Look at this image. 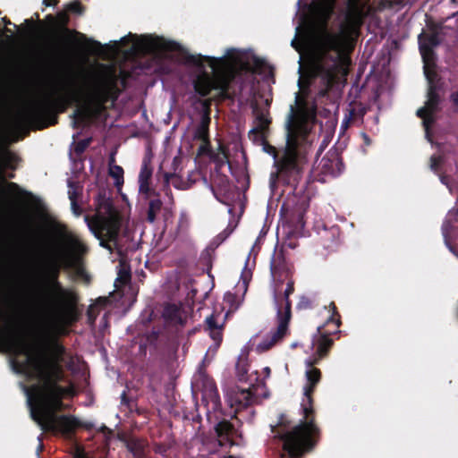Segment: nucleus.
Returning <instances> with one entry per match:
<instances>
[{
  "label": "nucleus",
  "mask_w": 458,
  "mask_h": 458,
  "mask_svg": "<svg viewBox=\"0 0 458 458\" xmlns=\"http://www.w3.org/2000/svg\"><path fill=\"white\" fill-rule=\"evenodd\" d=\"M336 0H317L314 13L318 24L314 36L312 69L319 79L318 97L335 102L344 89V9Z\"/></svg>",
  "instance_id": "obj_1"
},
{
  "label": "nucleus",
  "mask_w": 458,
  "mask_h": 458,
  "mask_svg": "<svg viewBox=\"0 0 458 458\" xmlns=\"http://www.w3.org/2000/svg\"><path fill=\"white\" fill-rule=\"evenodd\" d=\"M58 234L69 249H61L54 256L40 262L38 267L41 272L44 289L48 294L59 297L60 304L55 324L57 334H66V328L78 320L77 303L79 296L70 289L64 288L59 282L62 268H75L81 265L82 256L88 251L87 246L76 236L67 232L64 225H59Z\"/></svg>",
  "instance_id": "obj_2"
},
{
  "label": "nucleus",
  "mask_w": 458,
  "mask_h": 458,
  "mask_svg": "<svg viewBox=\"0 0 458 458\" xmlns=\"http://www.w3.org/2000/svg\"><path fill=\"white\" fill-rule=\"evenodd\" d=\"M298 107L291 106V110L286 121V148L281 158L277 159L276 147L270 145L265 135L257 137L263 146V149L275 158L276 172L272 173L270 183L276 182L284 185L293 186L294 189L301 179V167L298 164L297 148L301 140H305L310 133V114L306 111V103H301L297 99Z\"/></svg>",
  "instance_id": "obj_3"
},
{
  "label": "nucleus",
  "mask_w": 458,
  "mask_h": 458,
  "mask_svg": "<svg viewBox=\"0 0 458 458\" xmlns=\"http://www.w3.org/2000/svg\"><path fill=\"white\" fill-rule=\"evenodd\" d=\"M48 354L38 358L27 357L24 361L13 358L11 360L13 369L18 374H25L30 377L37 378L40 384L53 390L54 395L73 397L76 395L75 386L69 382L67 386L60 385L65 380V373L62 363L66 349L56 338L47 342Z\"/></svg>",
  "instance_id": "obj_4"
},
{
  "label": "nucleus",
  "mask_w": 458,
  "mask_h": 458,
  "mask_svg": "<svg viewBox=\"0 0 458 458\" xmlns=\"http://www.w3.org/2000/svg\"><path fill=\"white\" fill-rule=\"evenodd\" d=\"M79 90L73 83H64L44 98L16 113L13 118L19 129L33 127L42 130L58 123V114L79 103Z\"/></svg>",
  "instance_id": "obj_5"
},
{
  "label": "nucleus",
  "mask_w": 458,
  "mask_h": 458,
  "mask_svg": "<svg viewBox=\"0 0 458 458\" xmlns=\"http://www.w3.org/2000/svg\"><path fill=\"white\" fill-rule=\"evenodd\" d=\"M301 406L302 420L293 425L286 414H280L277 424L272 427V432L282 442L284 454L281 458H300L312 452L320 440L321 431L316 423L315 410L308 415L305 406Z\"/></svg>",
  "instance_id": "obj_6"
},
{
  "label": "nucleus",
  "mask_w": 458,
  "mask_h": 458,
  "mask_svg": "<svg viewBox=\"0 0 458 458\" xmlns=\"http://www.w3.org/2000/svg\"><path fill=\"white\" fill-rule=\"evenodd\" d=\"M181 60L187 66L199 69V73L192 81L194 91L200 97H208L213 89L217 90L216 100L233 99L229 93L230 81L219 71L226 64L225 56L213 57L201 54H191L183 50Z\"/></svg>",
  "instance_id": "obj_7"
},
{
  "label": "nucleus",
  "mask_w": 458,
  "mask_h": 458,
  "mask_svg": "<svg viewBox=\"0 0 458 458\" xmlns=\"http://www.w3.org/2000/svg\"><path fill=\"white\" fill-rule=\"evenodd\" d=\"M97 210L106 216L89 224L91 232L99 240L101 247L110 252L115 250L120 256L123 255L130 248L128 242L131 240V233L125 229L121 233L122 221L115 214L112 201L105 197L99 199Z\"/></svg>",
  "instance_id": "obj_8"
},
{
  "label": "nucleus",
  "mask_w": 458,
  "mask_h": 458,
  "mask_svg": "<svg viewBox=\"0 0 458 458\" xmlns=\"http://www.w3.org/2000/svg\"><path fill=\"white\" fill-rule=\"evenodd\" d=\"M45 21L47 24V30L53 36L51 48L55 54H67L74 44L81 45L83 47H87L86 45H90L92 50L103 48L100 42L89 38L85 34L68 27L70 17L65 9L58 12L55 15L47 14Z\"/></svg>",
  "instance_id": "obj_9"
},
{
  "label": "nucleus",
  "mask_w": 458,
  "mask_h": 458,
  "mask_svg": "<svg viewBox=\"0 0 458 458\" xmlns=\"http://www.w3.org/2000/svg\"><path fill=\"white\" fill-rule=\"evenodd\" d=\"M120 92L116 80H112L98 86L91 95L89 105L75 110L73 114L75 123L80 122L84 125H88L98 120L106 111V105L108 102L114 105Z\"/></svg>",
  "instance_id": "obj_10"
},
{
  "label": "nucleus",
  "mask_w": 458,
  "mask_h": 458,
  "mask_svg": "<svg viewBox=\"0 0 458 458\" xmlns=\"http://www.w3.org/2000/svg\"><path fill=\"white\" fill-rule=\"evenodd\" d=\"M29 403L30 405V416L36 422V419L47 421L52 417H57L56 411L64 407L63 396L59 399L54 395L53 390L44 384L33 385L27 389Z\"/></svg>",
  "instance_id": "obj_11"
},
{
  "label": "nucleus",
  "mask_w": 458,
  "mask_h": 458,
  "mask_svg": "<svg viewBox=\"0 0 458 458\" xmlns=\"http://www.w3.org/2000/svg\"><path fill=\"white\" fill-rule=\"evenodd\" d=\"M370 0H345L347 11V55H352L360 34V28L370 12Z\"/></svg>",
  "instance_id": "obj_12"
},
{
  "label": "nucleus",
  "mask_w": 458,
  "mask_h": 458,
  "mask_svg": "<svg viewBox=\"0 0 458 458\" xmlns=\"http://www.w3.org/2000/svg\"><path fill=\"white\" fill-rule=\"evenodd\" d=\"M284 282H286V288L284 292V304L281 303L277 307L276 318L278 325L276 331L272 333L269 341L265 343L266 349H269L276 343L280 342L289 332V323L292 318V301L289 297L294 292V280L293 279V276L285 279Z\"/></svg>",
  "instance_id": "obj_13"
},
{
  "label": "nucleus",
  "mask_w": 458,
  "mask_h": 458,
  "mask_svg": "<svg viewBox=\"0 0 458 458\" xmlns=\"http://www.w3.org/2000/svg\"><path fill=\"white\" fill-rule=\"evenodd\" d=\"M0 339L4 340L10 350L16 355L24 354L28 357L29 344L21 334L14 319L4 313L0 308Z\"/></svg>",
  "instance_id": "obj_14"
},
{
  "label": "nucleus",
  "mask_w": 458,
  "mask_h": 458,
  "mask_svg": "<svg viewBox=\"0 0 458 458\" xmlns=\"http://www.w3.org/2000/svg\"><path fill=\"white\" fill-rule=\"evenodd\" d=\"M36 423L45 432L61 433L65 437H71L78 428L82 426V422L72 415L52 417L45 422L41 419H36Z\"/></svg>",
  "instance_id": "obj_15"
},
{
  "label": "nucleus",
  "mask_w": 458,
  "mask_h": 458,
  "mask_svg": "<svg viewBox=\"0 0 458 458\" xmlns=\"http://www.w3.org/2000/svg\"><path fill=\"white\" fill-rule=\"evenodd\" d=\"M363 71L361 68H359V72L356 75V79L354 80L351 89H349L347 101L349 102L348 107L345 111L348 113L345 114V130L349 126V123L354 122L357 119H360L366 113L365 106L358 101V98L360 97V91L364 87V83L360 85L359 81L362 76Z\"/></svg>",
  "instance_id": "obj_16"
},
{
  "label": "nucleus",
  "mask_w": 458,
  "mask_h": 458,
  "mask_svg": "<svg viewBox=\"0 0 458 458\" xmlns=\"http://www.w3.org/2000/svg\"><path fill=\"white\" fill-rule=\"evenodd\" d=\"M270 272L276 283V291H279L285 279L293 274V265L286 259L283 247L276 248L270 260Z\"/></svg>",
  "instance_id": "obj_17"
},
{
  "label": "nucleus",
  "mask_w": 458,
  "mask_h": 458,
  "mask_svg": "<svg viewBox=\"0 0 458 458\" xmlns=\"http://www.w3.org/2000/svg\"><path fill=\"white\" fill-rule=\"evenodd\" d=\"M318 359H308L305 363L307 370L305 372L307 383L304 386V398L302 399V406H305V413L308 415L314 409L313 394L318 384L321 380V371L314 366L318 364Z\"/></svg>",
  "instance_id": "obj_18"
},
{
  "label": "nucleus",
  "mask_w": 458,
  "mask_h": 458,
  "mask_svg": "<svg viewBox=\"0 0 458 458\" xmlns=\"http://www.w3.org/2000/svg\"><path fill=\"white\" fill-rule=\"evenodd\" d=\"M177 44L160 37L141 36L133 44V48L146 54H157L175 50Z\"/></svg>",
  "instance_id": "obj_19"
},
{
  "label": "nucleus",
  "mask_w": 458,
  "mask_h": 458,
  "mask_svg": "<svg viewBox=\"0 0 458 458\" xmlns=\"http://www.w3.org/2000/svg\"><path fill=\"white\" fill-rule=\"evenodd\" d=\"M202 401L208 406V413H209L210 409L216 411L221 406L216 382L206 376L202 377Z\"/></svg>",
  "instance_id": "obj_20"
},
{
  "label": "nucleus",
  "mask_w": 458,
  "mask_h": 458,
  "mask_svg": "<svg viewBox=\"0 0 458 458\" xmlns=\"http://www.w3.org/2000/svg\"><path fill=\"white\" fill-rule=\"evenodd\" d=\"M189 317L188 311L180 305L167 303L164 307L163 318L165 323L171 327H183Z\"/></svg>",
  "instance_id": "obj_21"
},
{
  "label": "nucleus",
  "mask_w": 458,
  "mask_h": 458,
  "mask_svg": "<svg viewBox=\"0 0 458 458\" xmlns=\"http://www.w3.org/2000/svg\"><path fill=\"white\" fill-rule=\"evenodd\" d=\"M151 159L152 156L150 153L144 156L139 174V191L145 195L151 193L156 194V191L150 187V181L153 174Z\"/></svg>",
  "instance_id": "obj_22"
},
{
  "label": "nucleus",
  "mask_w": 458,
  "mask_h": 458,
  "mask_svg": "<svg viewBox=\"0 0 458 458\" xmlns=\"http://www.w3.org/2000/svg\"><path fill=\"white\" fill-rule=\"evenodd\" d=\"M342 165V157L337 148L335 150L330 149L320 162L321 173L332 175L333 177L339 176Z\"/></svg>",
  "instance_id": "obj_23"
},
{
  "label": "nucleus",
  "mask_w": 458,
  "mask_h": 458,
  "mask_svg": "<svg viewBox=\"0 0 458 458\" xmlns=\"http://www.w3.org/2000/svg\"><path fill=\"white\" fill-rule=\"evenodd\" d=\"M215 431L218 437L219 445H233V438L237 434L234 425L225 419L221 420L215 426Z\"/></svg>",
  "instance_id": "obj_24"
},
{
  "label": "nucleus",
  "mask_w": 458,
  "mask_h": 458,
  "mask_svg": "<svg viewBox=\"0 0 458 458\" xmlns=\"http://www.w3.org/2000/svg\"><path fill=\"white\" fill-rule=\"evenodd\" d=\"M251 107L253 114L256 115V126L249 131V138L255 141L258 136L265 135V131L268 129L271 120L259 109L256 101L251 104Z\"/></svg>",
  "instance_id": "obj_25"
},
{
  "label": "nucleus",
  "mask_w": 458,
  "mask_h": 458,
  "mask_svg": "<svg viewBox=\"0 0 458 458\" xmlns=\"http://www.w3.org/2000/svg\"><path fill=\"white\" fill-rule=\"evenodd\" d=\"M330 306L333 308V314L327 319L324 325L318 327V333L332 337L334 335L340 333L341 316L336 311V307L334 302H332Z\"/></svg>",
  "instance_id": "obj_26"
},
{
  "label": "nucleus",
  "mask_w": 458,
  "mask_h": 458,
  "mask_svg": "<svg viewBox=\"0 0 458 458\" xmlns=\"http://www.w3.org/2000/svg\"><path fill=\"white\" fill-rule=\"evenodd\" d=\"M333 344V337L318 333L314 340V345L316 346L315 356L311 359H318L319 361L327 355Z\"/></svg>",
  "instance_id": "obj_27"
},
{
  "label": "nucleus",
  "mask_w": 458,
  "mask_h": 458,
  "mask_svg": "<svg viewBox=\"0 0 458 458\" xmlns=\"http://www.w3.org/2000/svg\"><path fill=\"white\" fill-rule=\"evenodd\" d=\"M311 29H312L311 22L308 20L306 15H302L301 18V23L296 28V36L291 42V46L298 52L301 51V44L297 37L301 36V34H302L301 37L303 38V39H305L307 38L308 34L310 32Z\"/></svg>",
  "instance_id": "obj_28"
},
{
  "label": "nucleus",
  "mask_w": 458,
  "mask_h": 458,
  "mask_svg": "<svg viewBox=\"0 0 458 458\" xmlns=\"http://www.w3.org/2000/svg\"><path fill=\"white\" fill-rule=\"evenodd\" d=\"M256 396L254 395L251 388L239 389L235 394V403L238 404V408L235 410V414L233 418H236V412L240 408H247L254 403Z\"/></svg>",
  "instance_id": "obj_29"
},
{
  "label": "nucleus",
  "mask_w": 458,
  "mask_h": 458,
  "mask_svg": "<svg viewBox=\"0 0 458 458\" xmlns=\"http://www.w3.org/2000/svg\"><path fill=\"white\" fill-rule=\"evenodd\" d=\"M146 196L148 198H152L148 202V208L147 212V220L148 222L152 224L156 221L157 214L161 211L163 202L159 198V193H157V191L156 194L151 193Z\"/></svg>",
  "instance_id": "obj_30"
},
{
  "label": "nucleus",
  "mask_w": 458,
  "mask_h": 458,
  "mask_svg": "<svg viewBox=\"0 0 458 458\" xmlns=\"http://www.w3.org/2000/svg\"><path fill=\"white\" fill-rule=\"evenodd\" d=\"M211 117L201 115L200 122L194 131V139L201 141H207L209 139V125Z\"/></svg>",
  "instance_id": "obj_31"
},
{
  "label": "nucleus",
  "mask_w": 458,
  "mask_h": 458,
  "mask_svg": "<svg viewBox=\"0 0 458 458\" xmlns=\"http://www.w3.org/2000/svg\"><path fill=\"white\" fill-rule=\"evenodd\" d=\"M206 324L210 331V336L211 338L216 342L217 344H220L223 339L222 335V327L218 325L216 321V318L215 315H211L206 318Z\"/></svg>",
  "instance_id": "obj_32"
},
{
  "label": "nucleus",
  "mask_w": 458,
  "mask_h": 458,
  "mask_svg": "<svg viewBox=\"0 0 458 458\" xmlns=\"http://www.w3.org/2000/svg\"><path fill=\"white\" fill-rule=\"evenodd\" d=\"M435 113L436 111H431L427 104H425V106L417 110V115L423 120V125L425 127L427 135H428L429 127L435 123Z\"/></svg>",
  "instance_id": "obj_33"
},
{
  "label": "nucleus",
  "mask_w": 458,
  "mask_h": 458,
  "mask_svg": "<svg viewBox=\"0 0 458 458\" xmlns=\"http://www.w3.org/2000/svg\"><path fill=\"white\" fill-rule=\"evenodd\" d=\"M419 43L420 47H429L430 49H434L440 44V38L437 32L426 35L420 34L419 36Z\"/></svg>",
  "instance_id": "obj_34"
},
{
  "label": "nucleus",
  "mask_w": 458,
  "mask_h": 458,
  "mask_svg": "<svg viewBox=\"0 0 458 458\" xmlns=\"http://www.w3.org/2000/svg\"><path fill=\"white\" fill-rule=\"evenodd\" d=\"M326 241H329L330 243L327 244V248H333L340 244L341 228L339 225H333L328 230L325 231Z\"/></svg>",
  "instance_id": "obj_35"
},
{
  "label": "nucleus",
  "mask_w": 458,
  "mask_h": 458,
  "mask_svg": "<svg viewBox=\"0 0 458 458\" xmlns=\"http://www.w3.org/2000/svg\"><path fill=\"white\" fill-rule=\"evenodd\" d=\"M127 450L132 454L134 458H143L144 445L140 440L132 438L126 441Z\"/></svg>",
  "instance_id": "obj_36"
},
{
  "label": "nucleus",
  "mask_w": 458,
  "mask_h": 458,
  "mask_svg": "<svg viewBox=\"0 0 458 458\" xmlns=\"http://www.w3.org/2000/svg\"><path fill=\"white\" fill-rule=\"evenodd\" d=\"M420 52L424 65H437V55L434 49H430L429 47H420Z\"/></svg>",
  "instance_id": "obj_37"
},
{
  "label": "nucleus",
  "mask_w": 458,
  "mask_h": 458,
  "mask_svg": "<svg viewBox=\"0 0 458 458\" xmlns=\"http://www.w3.org/2000/svg\"><path fill=\"white\" fill-rule=\"evenodd\" d=\"M109 175L114 179V185L116 188H120L123 181V169L122 166L114 165L109 168Z\"/></svg>",
  "instance_id": "obj_38"
},
{
  "label": "nucleus",
  "mask_w": 458,
  "mask_h": 458,
  "mask_svg": "<svg viewBox=\"0 0 458 458\" xmlns=\"http://www.w3.org/2000/svg\"><path fill=\"white\" fill-rule=\"evenodd\" d=\"M428 100L426 102L427 106L429 107L431 111L437 112L439 110V105L441 102V98L439 93H427Z\"/></svg>",
  "instance_id": "obj_39"
},
{
  "label": "nucleus",
  "mask_w": 458,
  "mask_h": 458,
  "mask_svg": "<svg viewBox=\"0 0 458 458\" xmlns=\"http://www.w3.org/2000/svg\"><path fill=\"white\" fill-rule=\"evenodd\" d=\"M352 65L351 55H347V11L345 10V85L348 81V76Z\"/></svg>",
  "instance_id": "obj_40"
},
{
  "label": "nucleus",
  "mask_w": 458,
  "mask_h": 458,
  "mask_svg": "<svg viewBox=\"0 0 458 458\" xmlns=\"http://www.w3.org/2000/svg\"><path fill=\"white\" fill-rule=\"evenodd\" d=\"M65 10L67 11V13L81 15L85 11V7L83 6L81 1L75 0L65 5Z\"/></svg>",
  "instance_id": "obj_41"
},
{
  "label": "nucleus",
  "mask_w": 458,
  "mask_h": 458,
  "mask_svg": "<svg viewBox=\"0 0 458 458\" xmlns=\"http://www.w3.org/2000/svg\"><path fill=\"white\" fill-rule=\"evenodd\" d=\"M436 68L437 65H424V74L428 82L441 81V78L438 76Z\"/></svg>",
  "instance_id": "obj_42"
},
{
  "label": "nucleus",
  "mask_w": 458,
  "mask_h": 458,
  "mask_svg": "<svg viewBox=\"0 0 458 458\" xmlns=\"http://www.w3.org/2000/svg\"><path fill=\"white\" fill-rule=\"evenodd\" d=\"M229 157L227 156H221V154H216L213 152V154L210 156V159L215 163L216 169L218 171L222 169V167L226 164L229 163L228 160Z\"/></svg>",
  "instance_id": "obj_43"
},
{
  "label": "nucleus",
  "mask_w": 458,
  "mask_h": 458,
  "mask_svg": "<svg viewBox=\"0 0 458 458\" xmlns=\"http://www.w3.org/2000/svg\"><path fill=\"white\" fill-rule=\"evenodd\" d=\"M68 195L71 202L77 201V199L80 195V192L78 191V184L77 182L73 181H68Z\"/></svg>",
  "instance_id": "obj_44"
},
{
  "label": "nucleus",
  "mask_w": 458,
  "mask_h": 458,
  "mask_svg": "<svg viewBox=\"0 0 458 458\" xmlns=\"http://www.w3.org/2000/svg\"><path fill=\"white\" fill-rule=\"evenodd\" d=\"M6 188L10 191L21 193V194L25 195L31 199L34 198V196L31 192L23 191L16 182H6Z\"/></svg>",
  "instance_id": "obj_45"
},
{
  "label": "nucleus",
  "mask_w": 458,
  "mask_h": 458,
  "mask_svg": "<svg viewBox=\"0 0 458 458\" xmlns=\"http://www.w3.org/2000/svg\"><path fill=\"white\" fill-rule=\"evenodd\" d=\"M213 98H205V99H198V102L201 105L203 113L202 115H207L208 117H210L211 114V106L213 102Z\"/></svg>",
  "instance_id": "obj_46"
},
{
  "label": "nucleus",
  "mask_w": 458,
  "mask_h": 458,
  "mask_svg": "<svg viewBox=\"0 0 458 458\" xmlns=\"http://www.w3.org/2000/svg\"><path fill=\"white\" fill-rule=\"evenodd\" d=\"M210 140L207 141H202V144L198 148V155H208L209 157L213 154Z\"/></svg>",
  "instance_id": "obj_47"
},
{
  "label": "nucleus",
  "mask_w": 458,
  "mask_h": 458,
  "mask_svg": "<svg viewBox=\"0 0 458 458\" xmlns=\"http://www.w3.org/2000/svg\"><path fill=\"white\" fill-rule=\"evenodd\" d=\"M2 156L4 159L6 165L12 169H15V167L13 166L11 163L16 161L17 157L9 151H4Z\"/></svg>",
  "instance_id": "obj_48"
},
{
  "label": "nucleus",
  "mask_w": 458,
  "mask_h": 458,
  "mask_svg": "<svg viewBox=\"0 0 458 458\" xmlns=\"http://www.w3.org/2000/svg\"><path fill=\"white\" fill-rule=\"evenodd\" d=\"M428 92L438 93L439 90H441L443 88V83L441 82V81H431V82H428Z\"/></svg>",
  "instance_id": "obj_49"
},
{
  "label": "nucleus",
  "mask_w": 458,
  "mask_h": 458,
  "mask_svg": "<svg viewBox=\"0 0 458 458\" xmlns=\"http://www.w3.org/2000/svg\"><path fill=\"white\" fill-rule=\"evenodd\" d=\"M89 144V140H84L79 141L76 144L75 152L77 154L83 153L85 151V149L88 148Z\"/></svg>",
  "instance_id": "obj_50"
},
{
  "label": "nucleus",
  "mask_w": 458,
  "mask_h": 458,
  "mask_svg": "<svg viewBox=\"0 0 458 458\" xmlns=\"http://www.w3.org/2000/svg\"><path fill=\"white\" fill-rule=\"evenodd\" d=\"M232 230H229L228 228L225 229L223 232H221L217 236L216 240L218 242H224L231 233Z\"/></svg>",
  "instance_id": "obj_51"
},
{
  "label": "nucleus",
  "mask_w": 458,
  "mask_h": 458,
  "mask_svg": "<svg viewBox=\"0 0 458 458\" xmlns=\"http://www.w3.org/2000/svg\"><path fill=\"white\" fill-rule=\"evenodd\" d=\"M174 174H169V173H165L164 174V181H165V191H170L171 192V189H170V186H169V181H170V178L173 177Z\"/></svg>",
  "instance_id": "obj_52"
},
{
  "label": "nucleus",
  "mask_w": 458,
  "mask_h": 458,
  "mask_svg": "<svg viewBox=\"0 0 458 458\" xmlns=\"http://www.w3.org/2000/svg\"><path fill=\"white\" fill-rule=\"evenodd\" d=\"M430 167L432 170L434 171H437L438 169V166H439V158L435 157V156H432L430 157Z\"/></svg>",
  "instance_id": "obj_53"
},
{
  "label": "nucleus",
  "mask_w": 458,
  "mask_h": 458,
  "mask_svg": "<svg viewBox=\"0 0 458 458\" xmlns=\"http://www.w3.org/2000/svg\"><path fill=\"white\" fill-rule=\"evenodd\" d=\"M216 154H221V156H227L229 157V149L226 146L223 145V144H219L218 148H217V153Z\"/></svg>",
  "instance_id": "obj_54"
},
{
  "label": "nucleus",
  "mask_w": 458,
  "mask_h": 458,
  "mask_svg": "<svg viewBox=\"0 0 458 458\" xmlns=\"http://www.w3.org/2000/svg\"><path fill=\"white\" fill-rule=\"evenodd\" d=\"M71 206H72V209L73 211V213L76 215V216H80L82 212V209L81 208V207L78 205L77 201H73V202H71Z\"/></svg>",
  "instance_id": "obj_55"
},
{
  "label": "nucleus",
  "mask_w": 458,
  "mask_h": 458,
  "mask_svg": "<svg viewBox=\"0 0 458 458\" xmlns=\"http://www.w3.org/2000/svg\"><path fill=\"white\" fill-rule=\"evenodd\" d=\"M450 101L452 102V104L454 106L458 107V90L457 91H454L453 93H451V95H450Z\"/></svg>",
  "instance_id": "obj_56"
},
{
  "label": "nucleus",
  "mask_w": 458,
  "mask_h": 458,
  "mask_svg": "<svg viewBox=\"0 0 458 458\" xmlns=\"http://www.w3.org/2000/svg\"><path fill=\"white\" fill-rule=\"evenodd\" d=\"M34 18L38 21V26L39 28H46V27L47 28V24L46 21H45V20H44V21H41V20L39 19V14H38V13H34Z\"/></svg>",
  "instance_id": "obj_57"
},
{
  "label": "nucleus",
  "mask_w": 458,
  "mask_h": 458,
  "mask_svg": "<svg viewBox=\"0 0 458 458\" xmlns=\"http://www.w3.org/2000/svg\"><path fill=\"white\" fill-rule=\"evenodd\" d=\"M131 402V399L128 397L125 391L123 392L121 394V403L123 405H129Z\"/></svg>",
  "instance_id": "obj_58"
},
{
  "label": "nucleus",
  "mask_w": 458,
  "mask_h": 458,
  "mask_svg": "<svg viewBox=\"0 0 458 458\" xmlns=\"http://www.w3.org/2000/svg\"><path fill=\"white\" fill-rule=\"evenodd\" d=\"M136 37H137L136 35H133V34L130 33L128 36L123 37V38H121L120 42H121L123 45L126 46V45H127V44H129V43H130V41H131L130 38H136Z\"/></svg>",
  "instance_id": "obj_59"
},
{
  "label": "nucleus",
  "mask_w": 458,
  "mask_h": 458,
  "mask_svg": "<svg viewBox=\"0 0 458 458\" xmlns=\"http://www.w3.org/2000/svg\"><path fill=\"white\" fill-rule=\"evenodd\" d=\"M59 3V0H43L42 4L46 6H56Z\"/></svg>",
  "instance_id": "obj_60"
},
{
  "label": "nucleus",
  "mask_w": 458,
  "mask_h": 458,
  "mask_svg": "<svg viewBox=\"0 0 458 458\" xmlns=\"http://www.w3.org/2000/svg\"><path fill=\"white\" fill-rule=\"evenodd\" d=\"M25 23L29 26V30H35V23L33 19H28L25 21Z\"/></svg>",
  "instance_id": "obj_61"
},
{
  "label": "nucleus",
  "mask_w": 458,
  "mask_h": 458,
  "mask_svg": "<svg viewBox=\"0 0 458 458\" xmlns=\"http://www.w3.org/2000/svg\"><path fill=\"white\" fill-rule=\"evenodd\" d=\"M87 315L89 320L94 321L96 318V316L93 313V307L90 306L89 309L87 311Z\"/></svg>",
  "instance_id": "obj_62"
},
{
  "label": "nucleus",
  "mask_w": 458,
  "mask_h": 458,
  "mask_svg": "<svg viewBox=\"0 0 458 458\" xmlns=\"http://www.w3.org/2000/svg\"><path fill=\"white\" fill-rule=\"evenodd\" d=\"M99 431L104 434H111L112 433V430L109 428H107L106 425H102L99 428Z\"/></svg>",
  "instance_id": "obj_63"
},
{
  "label": "nucleus",
  "mask_w": 458,
  "mask_h": 458,
  "mask_svg": "<svg viewBox=\"0 0 458 458\" xmlns=\"http://www.w3.org/2000/svg\"><path fill=\"white\" fill-rule=\"evenodd\" d=\"M254 64H255L256 69H260L263 65V61L259 58H255Z\"/></svg>",
  "instance_id": "obj_64"
}]
</instances>
